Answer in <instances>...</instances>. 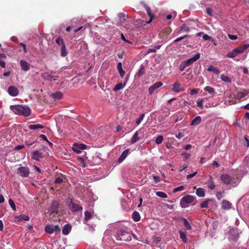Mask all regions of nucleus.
I'll return each instance as SVG.
<instances>
[{
  "label": "nucleus",
  "instance_id": "57",
  "mask_svg": "<svg viewBox=\"0 0 249 249\" xmlns=\"http://www.w3.org/2000/svg\"><path fill=\"white\" fill-rule=\"evenodd\" d=\"M216 196L218 200H220L223 197L221 192H217L216 194Z\"/></svg>",
  "mask_w": 249,
  "mask_h": 249
},
{
  "label": "nucleus",
  "instance_id": "42",
  "mask_svg": "<svg viewBox=\"0 0 249 249\" xmlns=\"http://www.w3.org/2000/svg\"><path fill=\"white\" fill-rule=\"evenodd\" d=\"M237 55L235 51L233 50L232 51L229 52L227 54V57L228 58H234L236 57Z\"/></svg>",
  "mask_w": 249,
  "mask_h": 249
},
{
  "label": "nucleus",
  "instance_id": "34",
  "mask_svg": "<svg viewBox=\"0 0 249 249\" xmlns=\"http://www.w3.org/2000/svg\"><path fill=\"white\" fill-rule=\"evenodd\" d=\"M145 73V71L144 69V67L142 65H141V68L138 72L136 74L135 77H140L142 75H143Z\"/></svg>",
  "mask_w": 249,
  "mask_h": 249
},
{
  "label": "nucleus",
  "instance_id": "21",
  "mask_svg": "<svg viewBox=\"0 0 249 249\" xmlns=\"http://www.w3.org/2000/svg\"><path fill=\"white\" fill-rule=\"evenodd\" d=\"M16 218L19 221H27L30 219L29 216L25 214H20L19 216H16Z\"/></svg>",
  "mask_w": 249,
  "mask_h": 249
},
{
  "label": "nucleus",
  "instance_id": "20",
  "mask_svg": "<svg viewBox=\"0 0 249 249\" xmlns=\"http://www.w3.org/2000/svg\"><path fill=\"white\" fill-rule=\"evenodd\" d=\"M6 59L7 56L4 53H0V66L1 67H5V61Z\"/></svg>",
  "mask_w": 249,
  "mask_h": 249
},
{
  "label": "nucleus",
  "instance_id": "15",
  "mask_svg": "<svg viewBox=\"0 0 249 249\" xmlns=\"http://www.w3.org/2000/svg\"><path fill=\"white\" fill-rule=\"evenodd\" d=\"M42 77L44 78V79L50 81H52L53 79V80H56L58 78V76H53L51 74L48 73V72L44 73L42 75Z\"/></svg>",
  "mask_w": 249,
  "mask_h": 249
},
{
  "label": "nucleus",
  "instance_id": "11",
  "mask_svg": "<svg viewBox=\"0 0 249 249\" xmlns=\"http://www.w3.org/2000/svg\"><path fill=\"white\" fill-rule=\"evenodd\" d=\"M162 85V83L161 82H157L148 89V92L150 95H151L154 92V90L159 88Z\"/></svg>",
  "mask_w": 249,
  "mask_h": 249
},
{
  "label": "nucleus",
  "instance_id": "37",
  "mask_svg": "<svg viewBox=\"0 0 249 249\" xmlns=\"http://www.w3.org/2000/svg\"><path fill=\"white\" fill-rule=\"evenodd\" d=\"M220 79H221L222 81H224V82H226V83H231V78H230L229 77H228V76L225 75H224V74H222V75H221V76H220Z\"/></svg>",
  "mask_w": 249,
  "mask_h": 249
},
{
  "label": "nucleus",
  "instance_id": "56",
  "mask_svg": "<svg viewBox=\"0 0 249 249\" xmlns=\"http://www.w3.org/2000/svg\"><path fill=\"white\" fill-rule=\"evenodd\" d=\"M212 11V10L210 8H207L206 9V13L210 17L213 16V14Z\"/></svg>",
  "mask_w": 249,
  "mask_h": 249
},
{
  "label": "nucleus",
  "instance_id": "53",
  "mask_svg": "<svg viewBox=\"0 0 249 249\" xmlns=\"http://www.w3.org/2000/svg\"><path fill=\"white\" fill-rule=\"evenodd\" d=\"M171 29L170 28V27H167V28H165L164 30H163V31L165 33V34L167 36L168 35H169V34L171 33Z\"/></svg>",
  "mask_w": 249,
  "mask_h": 249
},
{
  "label": "nucleus",
  "instance_id": "23",
  "mask_svg": "<svg viewBox=\"0 0 249 249\" xmlns=\"http://www.w3.org/2000/svg\"><path fill=\"white\" fill-rule=\"evenodd\" d=\"M201 118L200 116H197L192 121L191 125H197L201 123Z\"/></svg>",
  "mask_w": 249,
  "mask_h": 249
},
{
  "label": "nucleus",
  "instance_id": "19",
  "mask_svg": "<svg viewBox=\"0 0 249 249\" xmlns=\"http://www.w3.org/2000/svg\"><path fill=\"white\" fill-rule=\"evenodd\" d=\"M93 213V211L92 210L90 211H86L85 212V218H84V223H86L88 220L92 218V215Z\"/></svg>",
  "mask_w": 249,
  "mask_h": 249
},
{
  "label": "nucleus",
  "instance_id": "30",
  "mask_svg": "<svg viewBox=\"0 0 249 249\" xmlns=\"http://www.w3.org/2000/svg\"><path fill=\"white\" fill-rule=\"evenodd\" d=\"M125 85V83H124V84L122 83H120L117 84L115 85V86L113 88V91H117L124 88V87Z\"/></svg>",
  "mask_w": 249,
  "mask_h": 249
},
{
  "label": "nucleus",
  "instance_id": "40",
  "mask_svg": "<svg viewBox=\"0 0 249 249\" xmlns=\"http://www.w3.org/2000/svg\"><path fill=\"white\" fill-rule=\"evenodd\" d=\"M156 195L161 198H165L167 197V195L163 192L158 191L156 193Z\"/></svg>",
  "mask_w": 249,
  "mask_h": 249
},
{
  "label": "nucleus",
  "instance_id": "29",
  "mask_svg": "<svg viewBox=\"0 0 249 249\" xmlns=\"http://www.w3.org/2000/svg\"><path fill=\"white\" fill-rule=\"evenodd\" d=\"M196 193L198 196L201 197H204L205 195L204 189L202 188L197 189Z\"/></svg>",
  "mask_w": 249,
  "mask_h": 249
},
{
  "label": "nucleus",
  "instance_id": "62",
  "mask_svg": "<svg viewBox=\"0 0 249 249\" xmlns=\"http://www.w3.org/2000/svg\"><path fill=\"white\" fill-rule=\"evenodd\" d=\"M130 149H127L123 151L121 156H127L129 154Z\"/></svg>",
  "mask_w": 249,
  "mask_h": 249
},
{
  "label": "nucleus",
  "instance_id": "31",
  "mask_svg": "<svg viewBox=\"0 0 249 249\" xmlns=\"http://www.w3.org/2000/svg\"><path fill=\"white\" fill-rule=\"evenodd\" d=\"M117 69L119 72L120 76L122 78H123L124 75L125 73V71L122 69V64L121 62H119L117 64Z\"/></svg>",
  "mask_w": 249,
  "mask_h": 249
},
{
  "label": "nucleus",
  "instance_id": "14",
  "mask_svg": "<svg viewBox=\"0 0 249 249\" xmlns=\"http://www.w3.org/2000/svg\"><path fill=\"white\" fill-rule=\"evenodd\" d=\"M20 65L22 70L25 71H28L30 68V65L26 61L20 60Z\"/></svg>",
  "mask_w": 249,
  "mask_h": 249
},
{
  "label": "nucleus",
  "instance_id": "18",
  "mask_svg": "<svg viewBox=\"0 0 249 249\" xmlns=\"http://www.w3.org/2000/svg\"><path fill=\"white\" fill-rule=\"evenodd\" d=\"M214 201L212 199H206L204 201L201 203L200 206L201 208H208L209 207L210 203H213Z\"/></svg>",
  "mask_w": 249,
  "mask_h": 249
},
{
  "label": "nucleus",
  "instance_id": "22",
  "mask_svg": "<svg viewBox=\"0 0 249 249\" xmlns=\"http://www.w3.org/2000/svg\"><path fill=\"white\" fill-rule=\"evenodd\" d=\"M231 204L226 200H224L222 202V207L225 210H229L231 208Z\"/></svg>",
  "mask_w": 249,
  "mask_h": 249
},
{
  "label": "nucleus",
  "instance_id": "27",
  "mask_svg": "<svg viewBox=\"0 0 249 249\" xmlns=\"http://www.w3.org/2000/svg\"><path fill=\"white\" fill-rule=\"evenodd\" d=\"M76 160L79 165L82 167H85L86 166L85 159L84 158L82 157H77Z\"/></svg>",
  "mask_w": 249,
  "mask_h": 249
},
{
  "label": "nucleus",
  "instance_id": "43",
  "mask_svg": "<svg viewBox=\"0 0 249 249\" xmlns=\"http://www.w3.org/2000/svg\"><path fill=\"white\" fill-rule=\"evenodd\" d=\"M163 140V137L162 135H159L155 140V142L156 144H160Z\"/></svg>",
  "mask_w": 249,
  "mask_h": 249
},
{
  "label": "nucleus",
  "instance_id": "2",
  "mask_svg": "<svg viewBox=\"0 0 249 249\" xmlns=\"http://www.w3.org/2000/svg\"><path fill=\"white\" fill-rule=\"evenodd\" d=\"M116 239L117 240L120 241H130L131 240L132 238L130 234L126 229L123 228H120L118 230Z\"/></svg>",
  "mask_w": 249,
  "mask_h": 249
},
{
  "label": "nucleus",
  "instance_id": "4",
  "mask_svg": "<svg viewBox=\"0 0 249 249\" xmlns=\"http://www.w3.org/2000/svg\"><path fill=\"white\" fill-rule=\"evenodd\" d=\"M45 231L49 234H52L53 232L56 233L60 231V228L58 225H53L51 224H48L45 227Z\"/></svg>",
  "mask_w": 249,
  "mask_h": 249
},
{
  "label": "nucleus",
  "instance_id": "52",
  "mask_svg": "<svg viewBox=\"0 0 249 249\" xmlns=\"http://www.w3.org/2000/svg\"><path fill=\"white\" fill-rule=\"evenodd\" d=\"M121 39H122L124 42H126V43H129V44H131V45H132V43L131 41H129V40H127V39H125V37H124V35H123V33H122V34H121Z\"/></svg>",
  "mask_w": 249,
  "mask_h": 249
},
{
  "label": "nucleus",
  "instance_id": "1",
  "mask_svg": "<svg viewBox=\"0 0 249 249\" xmlns=\"http://www.w3.org/2000/svg\"><path fill=\"white\" fill-rule=\"evenodd\" d=\"M10 108L15 114L25 117L30 116L31 113V109L26 106L12 105Z\"/></svg>",
  "mask_w": 249,
  "mask_h": 249
},
{
  "label": "nucleus",
  "instance_id": "46",
  "mask_svg": "<svg viewBox=\"0 0 249 249\" xmlns=\"http://www.w3.org/2000/svg\"><path fill=\"white\" fill-rule=\"evenodd\" d=\"M8 201H9V205H10V206L12 208V209L14 211H16V205H15L14 201L12 199H9Z\"/></svg>",
  "mask_w": 249,
  "mask_h": 249
},
{
  "label": "nucleus",
  "instance_id": "63",
  "mask_svg": "<svg viewBox=\"0 0 249 249\" xmlns=\"http://www.w3.org/2000/svg\"><path fill=\"white\" fill-rule=\"evenodd\" d=\"M63 181V179L60 177H58L55 179L54 182L55 183H60Z\"/></svg>",
  "mask_w": 249,
  "mask_h": 249
},
{
  "label": "nucleus",
  "instance_id": "8",
  "mask_svg": "<svg viewBox=\"0 0 249 249\" xmlns=\"http://www.w3.org/2000/svg\"><path fill=\"white\" fill-rule=\"evenodd\" d=\"M59 205V203L57 201H53L49 209L50 214H52L56 213Z\"/></svg>",
  "mask_w": 249,
  "mask_h": 249
},
{
  "label": "nucleus",
  "instance_id": "9",
  "mask_svg": "<svg viewBox=\"0 0 249 249\" xmlns=\"http://www.w3.org/2000/svg\"><path fill=\"white\" fill-rule=\"evenodd\" d=\"M200 57V54L199 53H197L193 57L188 59L186 61H184L183 62L186 66V67H188L191 64H192L194 62L196 61L197 60L199 59Z\"/></svg>",
  "mask_w": 249,
  "mask_h": 249
},
{
  "label": "nucleus",
  "instance_id": "39",
  "mask_svg": "<svg viewBox=\"0 0 249 249\" xmlns=\"http://www.w3.org/2000/svg\"><path fill=\"white\" fill-rule=\"evenodd\" d=\"M204 89L210 94H213L215 91L214 89L210 86H206L204 88Z\"/></svg>",
  "mask_w": 249,
  "mask_h": 249
},
{
  "label": "nucleus",
  "instance_id": "3",
  "mask_svg": "<svg viewBox=\"0 0 249 249\" xmlns=\"http://www.w3.org/2000/svg\"><path fill=\"white\" fill-rule=\"evenodd\" d=\"M196 197L191 195H186L180 200V205L182 208H185L189 206V204L195 200Z\"/></svg>",
  "mask_w": 249,
  "mask_h": 249
},
{
  "label": "nucleus",
  "instance_id": "24",
  "mask_svg": "<svg viewBox=\"0 0 249 249\" xmlns=\"http://www.w3.org/2000/svg\"><path fill=\"white\" fill-rule=\"evenodd\" d=\"M207 71H212L214 73L216 74H219L220 71L215 67H214L213 66L210 65L207 69Z\"/></svg>",
  "mask_w": 249,
  "mask_h": 249
},
{
  "label": "nucleus",
  "instance_id": "12",
  "mask_svg": "<svg viewBox=\"0 0 249 249\" xmlns=\"http://www.w3.org/2000/svg\"><path fill=\"white\" fill-rule=\"evenodd\" d=\"M220 179L223 183L226 185L230 184L231 181V177L227 174L221 175Z\"/></svg>",
  "mask_w": 249,
  "mask_h": 249
},
{
  "label": "nucleus",
  "instance_id": "25",
  "mask_svg": "<svg viewBox=\"0 0 249 249\" xmlns=\"http://www.w3.org/2000/svg\"><path fill=\"white\" fill-rule=\"evenodd\" d=\"M44 126L41 124H30L28 126V128L31 130H36L38 129L43 128Z\"/></svg>",
  "mask_w": 249,
  "mask_h": 249
},
{
  "label": "nucleus",
  "instance_id": "54",
  "mask_svg": "<svg viewBox=\"0 0 249 249\" xmlns=\"http://www.w3.org/2000/svg\"><path fill=\"white\" fill-rule=\"evenodd\" d=\"M153 178L156 183H157L160 181V178L159 176H152Z\"/></svg>",
  "mask_w": 249,
  "mask_h": 249
},
{
  "label": "nucleus",
  "instance_id": "32",
  "mask_svg": "<svg viewBox=\"0 0 249 249\" xmlns=\"http://www.w3.org/2000/svg\"><path fill=\"white\" fill-rule=\"evenodd\" d=\"M179 237H180V239H182V241L184 243H186L187 242V239L186 238V233L185 232H183L181 231H179Z\"/></svg>",
  "mask_w": 249,
  "mask_h": 249
},
{
  "label": "nucleus",
  "instance_id": "41",
  "mask_svg": "<svg viewBox=\"0 0 249 249\" xmlns=\"http://www.w3.org/2000/svg\"><path fill=\"white\" fill-rule=\"evenodd\" d=\"M160 47H161V45L155 46L154 47V48L149 49L147 51V53H155V52H156L157 50L160 49Z\"/></svg>",
  "mask_w": 249,
  "mask_h": 249
},
{
  "label": "nucleus",
  "instance_id": "45",
  "mask_svg": "<svg viewBox=\"0 0 249 249\" xmlns=\"http://www.w3.org/2000/svg\"><path fill=\"white\" fill-rule=\"evenodd\" d=\"M144 117V113H142L140 115V117L136 120V124H137V125H139L141 121L142 120V119H143Z\"/></svg>",
  "mask_w": 249,
  "mask_h": 249
},
{
  "label": "nucleus",
  "instance_id": "16",
  "mask_svg": "<svg viewBox=\"0 0 249 249\" xmlns=\"http://www.w3.org/2000/svg\"><path fill=\"white\" fill-rule=\"evenodd\" d=\"M173 90L176 92H178L180 91H183L184 89L183 88H180V84L178 82H176L173 84Z\"/></svg>",
  "mask_w": 249,
  "mask_h": 249
},
{
  "label": "nucleus",
  "instance_id": "44",
  "mask_svg": "<svg viewBox=\"0 0 249 249\" xmlns=\"http://www.w3.org/2000/svg\"><path fill=\"white\" fill-rule=\"evenodd\" d=\"M180 31L181 32H189L190 31V28L186 26L185 24H183L181 27Z\"/></svg>",
  "mask_w": 249,
  "mask_h": 249
},
{
  "label": "nucleus",
  "instance_id": "28",
  "mask_svg": "<svg viewBox=\"0 0 249 249\" xmlns=\"http://www.w3.org/2000/svg\"><path fill=\"white\" fill-rule=\"evenodd\" d=\"M132 218L134 221L138 222L140 221L141 219V216L138 212L135 211L132 213Z\"/></svg>",
  "mask_w": 249,
  "mask_h": 249
},
{
  "label": "nucleus",
  "instance_id": "59",
  "mask_svg": "<svg viewBox=\"0 0 249 249\" xmlns=\"http://www.w3.org/2000/svg\"><path fill=\"white\" fill-rule=\"evenodd\" d=\"M176 137L178 139H181L184 137V134L181 132H178L176 135Z\"/></svg>",
  "mask_w": 249,
  "mask_h": 249
},
{
  "label": "nucleus",
  "instance_id": "26",
  "mask_svg": "<svg viewBox=\"0 0 249 249\" xmlns=\"http://www.w3.org/2000/svg\"><path fill=\"white\" fill-rule=\"evenodd\" d=\"M145 9L146 10L147 15L150 17L149 20L147 22V23L149 24V23L151 22V21L152 20V19H153V18H154V16L152 14L151 10V9H150V8L149 6H146L145 7Z\"/></svg>",
  "mask_w": 249,
  "mask_h": 249
},
{
  "label": "nucleus",
  "instance_id": "38",
  "mask_svg": "<svg viewBox=\"0 0 249 249\" xmlns=\"http://www.w3.org/2000/svg\"><path fill=\"white\" fill-rule=\"evenodd\" d=\"M63 94L60 92H56L52 94V96L53 98L56 99H60L62 97Z\"/></svg>",
  "mask_w": 249,
  "mask_h": 249
},
{
  "label": "nucleus",
  "instance_id": "48",
  "mask_svg": "<svg viewBox=\"0 0 249 249\" xmlns=\"http://www.w3.org/2000/svg\"><path fill=\"white\" fill-rule=\"evenodd\" d=\"M184 189V187L183 186H178V187L175 188L173 190V192L176 193L177 192L181 191L183 190Z\"/></svg>",
  "mask_w": 249,
  "mask_h": 249
},
{
  "label": "nucleus",
  "instance_id": "47",
  "mask_svg": "<svg viewBox=\"0 0 249 249\" xmlns=\"http://www.w3.org/2000/svg\"><path fill=\"white\" fill-rule=\"evenodd\" d=\"M55 42L58 45H61L62 46L63 45V44H65L63 39L61 37H58L56 39Z\"/></svg>",
  "mask_w": 249,
  "mask_h": 249
},
{
  "label": "nucleus",
  "instance_id": "51",
  "mask_svg": "<svg viewBox=\"0 0 249 249\" xmlns=\"http://www.w3.org/2000/svg\"><path fill=\"white\" fill-rule=\"evenodd\" d=\"M186 67H187L183 61L181 63V64H180V65L179 66V70L182 71H184V70L185 69V68Z\"/></svg>",
  "mask_w": 249,
  "mask_h": 249
},
{
  "label": "nucleus",
  "instance_id": "17",
  "mask_svg": "<svg viewBox=\"0 0 249 249\" xmlns=\"http://www.w3.org/2000/svg\"><path fill=\"white\" fill-rule=\"evenodd\" d=\"M71 226L70 224H66L64 226L62 229V233L65 235H68L71 231Z\"/></svg>",
  "mask_w": 249,
  "mask_h": 249
},
{
  "label": "nucleus",
  "instance_id": "60",
  "mask_svg": "<svg viewBox=\"0 0 249 249\" xmlns=\"http://www.w3.org/2000/svg\"><path fill=\"white\" fill-rule=\"evenodd\" d=\"M187 36V35H185L184 36H182V37H178V38H177L176 39H175L174 40V42H178L180 41H181V40H182L183 39L185 38V37H186Z\"/></svg>",
  "mask_w": 249,
  "mask_h": 249
},
{
  "label": "nucleus",
  "instance_id": "64",
  "mask_svg": "<svg viewBox=\"0 0 249 249\" xmlns=\"http://www.w3.org/2000/svg\"><path fill=\"white\" fill-rule=\"evenodd\" d=\"M242 49H243V51L247 50L249 47V44H244L243 45L241 46Z\"/></svg>",
  "mask_w": 249,
  "mask_h": 249
},
{
  "label": "nucleus",
  "instance_id": "5",
  "mask_svg": "<svg viewBox=\"0 0 249 249\" xmlns=\"http://www.w3.org/2000/svg\"><path fill=\"white\" fill-rule=\"evenodd\" d=\"M143 137V130L142 129H140L135 133L134 135L131 138V142L132 143H134L142 139Z\"/></svg>",
  "mask_w": 249,
  "mask_h": 249
},
{
  "label": "nucleus",
  "instance_id": "6",
  "mask_svg": "<svg viewBox=\"0 0 249 249\" xmlns=\"http://www.w3.org/2000/svg\"><path fill=\"white\" fill-rule=\"evenodd\" d=\"M17 174L23 178L27 177L30 173L29 168L28 167L20 166L17 169Z\"/></svg>",
  "mask_w": 249,
  "mask_h": 249
},
{
  "label": "nucleus",
  "instance_id": "36",
  "mask_svg": "<svg viewBox=\"0 0 249 249\" xmlns=\"http://www.w3.org/2000/svg\"><path fill=\"white\" fill-rule=\"evenodd\" d=\"M248 92L247 91H239L237 92V98L238 99H241L244 98Z\"/></svg>",
  "mask_w": 249,
  "mask_h": 249
},
{
  "label": "nucleus",
  "instance_id": "50",
  "mask_svg": "<svg viewBox=\"0 0 249 249\" xmlns=\"http://www.w3.org/2000/svg\"><path fill=\"white\" fill-rule=\"evenodd\" d=\"M208 187L211 190H213L215 188V186L213 181H211L209 183Z\"/></svg>",
  "mask_w": 249,
  "mask_h": 249
},
{
  "label": "nucleus",
  "instance_id": "49",
  "mask_svg": "<svg viewBox=\"0 0 249 249\" xmlns=\"http://www.w3.org/2000/svg\"><path fill=\"white\" fill-rule=\"evenodd\" d=\"M234 50L235 51L237 55H238V54L242 53L244 52V51L241 46L239 48L234 49Z\"/></svg>",
  "mask_w": 249,
  "mask_h": 249
},
{
  "label": "nucleus",
  "instance_id": "58",
  "mask_svg": "<svg viewBox=\"0 0 249 249\" xmlns=\"http://www.w3.org/2000/svg\"><path fill=\"white\" fill-rule=\"evenodd\" d=\"M228 37L231 40H236L237 38L236 36L231 34H228Z\"/></svg>",
  "mask_w": 249,
  "mask_h": 249
},
{
  "label": "nucleus",
  "instance_id": "10",
  "mask_svg": "<svg viewBox=\"0 0 249 249\" xmlns=\"http://www.w3.org/2000/svg\"><path fill=\"white\" fill-rule=\"evenodd\" d=\"M8 93L11 96H17L19 93V90L18 89L14 86H10L8 88Z\"/></svg>",
  "mask_w": 249,
  "mask_h": 249
},
{
  "label": "nucleus",
  "instance_id": "13",
  "mask_svg": "<svg viewBox=\"0 0 249 249\" xmlns=\"http://www.w3.org/2000/svg\"><path fill=\"white\" fill-rule=\"evenodd\" d=\"M69 208L70 210L72 212H76L79 210H82L83 208L82 206L76 204L72 201L69 205Z\"/></svg>",
  "mask_w": 249,
  "mask_h": 249
},
{
  "label": "nucleus",
  "instance_id": "55",
  "mask_svg": "<svg viewBox=\"0 0 249 249\" xmlns=\"http://www.w3.org/2000/svg\"><path fill=\"white\" fill-rule=\"evenodd\" d=\"M196 174H197V171H196L192 174L188 175L186 177V178L187 179H191V178H192L193 177L195 176Z\"/></svg>",
  "mask_w": 249,
  "mask_h": 249
},
{
  "label": "nucleus",
  "instance_id": "61",
  "mask_svg": "<svg viewBox=\"0 0 249 249\" xmlns=\"http://www.w3.org/2000/svg\"><path fill=\"white\" fill-rule=\"evenodd\" d=\"M198 93V89H194L191 90L190 94L191 95H195Z\"/></svg>",
  "mask_w": 249,
  "mask_h": 249
},
{
  "label": "nucleus",
  "instance_id": "7",
  "mask_svg": "<svg viewBox=\"0 0 249 249\" xmlns=\"http://www.w3.org/2000/svg\"><path fill=\"white\" fill-rule=\"evenodd\" d=\"M87 145L83 143H74L72 146V150L77 154H79L81 152V150L86 149Z\"/></svg>",
  "mask_w": 249,
  "mask_h": 249
},
{
  "label": "nucleus",
  "instance_id": "33",
  "mask_svg": "<svg viewBox=\"0 0 249 249\" xmlns=\"http://www.w3.org/2000/svg\"><path fill=\"white\" fill-rule=\"evenodd\" d=\"M181 220L183 222V224L184 227L186 228V230H190L192 229V227L188 221V220L185 218H182Z\"/></svg>",
  "mask_w": 249,
  "mask_h": 249
},
{
  "label": "nucleus",
  "instance_id": "35",
  "mask_svg": "<svg viewBox=\"0 0 249 249\" xmlns=\"http://www.w3.org/2000/svg\"><path fill=\"white\" fill-rule=\"evenodd\" d=\"M68 54L67 51L66 50V47L65 44H63V45L61 46V55L62 57L66 56Z\"/></svg>",
  "mask_w": 249,
  "mask_h": 249
}]
</instances>
